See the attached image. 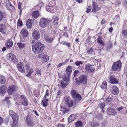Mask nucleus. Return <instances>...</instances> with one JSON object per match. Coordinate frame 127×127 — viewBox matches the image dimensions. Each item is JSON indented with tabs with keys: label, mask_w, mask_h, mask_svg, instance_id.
I'll list each match as a JSON object with an SVG mask.
<instances>
[{
	"label": "nucleus",
	"mask_w": 127,
	"mask_h": 127,
	"mask_svg": "<svg viewBox=\"0 0 127 127\" xmlns=\"http://www.w3.org/2000/svg\"><path fill=\"white\" fill-rule=\"evenodd\" d=\"M5 82V79L4 76L0 75V82L2 84H4Z\"/></svg>",
	"instance_id": "72a5a7b5"
},
{
	"label": "nucleus",
	"mask_w": 127,
	"mask_h": 127,
	"mask_svg": "<svg viewBox=\"0 0 127 127\" xmlns=\"http://www.w3.org/2000/svg\"><path fill=\"white\" fill-rule=\"evenodd\" d=\"M6 91V87L3 86L0 87V93L1 94L5 93Z\"/></svg>",
	"instance_id": "2f4dec72"
},
{
	"label": "nucleus",
	"mask_w": 127,
	"mask_h": 127,
	"mask_svg": "<svg viewBox=\"0 0 127 127\" xmlns=\"http://www.w3.org/2000/svg\"><path fill=\"white\" fill-rule=\"evenodd\" d=\"M75 64H76L77 66H79L80 65L82 64V62L79 61H77L75 62Z\"/></svg>",
	"instance_id": "a18cd8bd"
},
{
	"label": "nucleus",
	"mask_w": 127,
	"mask_h": 127,
	"mask_svg": "<svg viewBox=\"0 0 127 127\" xmlns=\"http://www.w3.org/2000/svg\"><path fill=\"white\" fill-rule=\"evenodd\" d=\"M59 18L57 17H56L55 18L53 19V21L54 22V25H57L58 24V22Z\"/></svg>",
	"instance_id": "58836bf2"
},
{
	"label": "nucleus",
	"mask_w": 127,
	"mask_h": 127,
	"mask_svg": "<svg viewBox=\"0 0 127 127\" xmlns=\"http://www.w3.org/2000/svg\"><path fill=\"white\" fill-rule=\"evenodd\" d=\"M22 104L24 106L27 105L28 104V102L27 99H25L21 101Z\"/></svg>",
	"instance_id": "79ce46f5"
},
{
	"label": "nucleus",
	"mask_w": 127,
	"mask_h": 127,
	"mask_svg": "<svg viewBox=\"0 0 127 127\" xmlns=\"http://www.w3.org/2000/svg\"><path fill=\"white\" fill-rule=\"evenodd\" d=\"M27 77H28L30 76L33 72V69L31 68L28 70H27Z\"/></svg>",
	"instance_id": "ea45409f"
},
{
	"label": "nucleus",
	"mask_w": 127,
	"mask_h": 127,
	"mask_svg": "<svg viewBox=\"0 0 127 127\" xmlns=\"http://www.w3.org/2000/svg\"><path fill=\"white\" fill-rule=\"evenodd\" d=\"M112 100V99L111 97H106L105 101L107 103H109L111 102Z\"/></svg>",
	"instance_id": "a19ab883"
},
{
	"label": "nucleus",
	"mask_w": 127,
	"mask_h": 127,
	"mask_svg": "<svg viewBox=\"0 0 127 127\" xmlns=\"http://www.w3.org/2000/svg\"><path fill=\"white\" fill-rule=\"evenodd\" d=\"M5 3L6 6L11 10L14 11L15 10V8L11 4L9 0H6Z\"/></svg>",
	"instance_id": "f3484780"
},
{
	"label": "nucleus",
	"mask_w": 127,
	"mask_h": 127,
	"mask_svg": "<svg viewBox=\"0 0 127 127\" xmlns=\"http://www.w3.org/2000/svg\"><path fill=\"white\" fill-rule=\"evenodd\" d=\"M124 108H126L125 107L121 106L118 108H117V109L118 111H120L122 110Z\"/></svg>",
	"instance_id": "864d4df0"
},
{
	"label": "nucleus",
	"mask_w": 127,
	"mask_h": 127,
	"mask_svg": "<svg viewBox=\"0 0 127 127\" xmlns=\"http://www.w3.org/2000/svg\"><path fill=\"white\" fill-rule=\"evenodd\" d=\"M55 4V3L54 2L53 3V1L50 2L46 6V10L50 12L53 13V12H52V10L54 9V7Z\"/></svg>",
	"instance_id": "9d476101"
},
{
	"label": "nucleus",
	"mask_w": 127,
	"mask_h": 127,
	"mask_svg": "<svg viewBox=\"0 0 127 127\" xmlns=\"http://www.w3.org/2000/svg\"><path fill=\"white\" fill-rule=\"evenodd\" d=\"M35 93H36V97H38V95H39L40 94L39 92L37 90L36 91H35L34 92V94H35V95H36Z\"/></svg>",
	"instance_id": "052dcab7"
},
{
	"label": "nucleus",
	"mask_w": 127,
	"mask_h": 127,
	"mask_svg": "<svg viewBox=\"0 0 127 127\" xmlns=\"http://www.w3.org/2000/svg\"><path fill=\"white\" fill-rule=\"evenodd\" d=\"M18 70L20 72L25 73V70L24 68L23 64L22 62H20L18 63L17 65Z\"/></svg>",
	"instance_id": "f8f14e48"
},
{
	"label": "nucleus",
	"mask_w": 127,
	"mask_h": 127,
	"mask_svg": "<svg viewBox=\"0 0 127 127\" xmlns=\"http://www.w3.org/2000/svg\"><path fill=\"white\" fill-rule=\"evenodd\" d=\"M15 90V87L14 86H10L8 88L7 92L10 95H11L13 93Z\"/></svg>",
	"instance_id": "aec40b11"
},
{
	"label": "nucleus",
	"mask_w": 127,
	"mask_h": 127,
	"mask_svg": "<svg viewBox=\"0 0 127 127\" xmlns=\"http://www.w3.org/2000/svg\"><path fill=\"white\" fill-rule=\"evenodd\" d=\"M32 49L33 51L35 54H37L42 52L44 48V45L38 41L32 42Z\"/></svg>",
	"instance_id": "f257e3e1"
},
{
	"label": "nucleus",
	"mask_w": 127,
	"mask_h": 127,
	"mask_svg": "<svg viewBox=\"0 0 127 127\" xmlns=\"http://www.w3.org/2000/svg\"><path fill=\"white\" fill-rule=\"evenodd\" d=\"M85 67L86 71L89 73L93 72L95 69V68L89 63L86 64Z\"/></svg>",
	"instance_id": "1a4fd4ad"
},
{
	"label": "nucleus",
	"mask_w": 127,
	"mask_h": 127,
	"mask_svg": "<svg viewBox=\"0 0 127 127\" xmlns=\"http://www.w3.org/2000/svg\"><path fill=\"white\" fill-rule=\"evenodd\" d=\"M64 125L59 124L58 125V127H64Z\"/></svg>",
	"instance_id": "0e129e2a"
},
{
	"label": "nucleus",
	"mask_w": 127,
	"mask_h": 127,
	"mask_svg": "<svg viewBox=\"0 0 127 127\" xmlns=\"http://www.w3.org/2000/svg\"><path fill=\"white\" fill-rule=\"evenodd\" d=\"M44 39L47 41L49 42H51L54 39L53 37H51L50 36L45 35Z\"/></svg>",
	"instance_id": "c85d7f7f"
},
{
	"label": "nucleus",
	"mask_w": 127,
	"mask_h": 127,
	"mask_svg": "<svg viewBox=\"0 0 127 127\" xmlns=\"http://www.w3.org/2000/svg\"><path fill=\"white\" fill-rule=\"evenodd\" d=\"M25 99H27L25 95H22L20 96V100L21 101Z\"/></svg>",
	"instance_id": "8fccbe9b"
},
{
	"label": "nucleus",
	"mask_w": 127,
	"mask_h": 127,
	"mask_svg": "<svg viewBox=\"0 0 127 127\" xmlns=\"http://www.w3.org/2000/svg\"><path fill=\"white\" fill-rule=\"evenodd\" d=\"M21 4L20 3L18 5V8L19 10H20V11H21V10H22V9L21 8Z\"/></svg>",
	"instance_id": "e2e57ef3"
},
{
	"label": "nucleus",
	"mask_w": 127,
	"mask_h": 127,
	"mask_svg": "<svg viewBox=\"0 0 127 127\" xmlns=\"http://www.w3.org/2000/svg\"><path fill=\"white\" fill-rule=\"evenodd\" d=\"M69 80V79L68 77H64L63 79V80L64 81H66V82H67Z\"/></svg>",
	"instance_id": "4d7b16f0"
},
{
	"label": "nucleus",
	"mask_w": 127,
	"mask_h": 127,
	"mask_svg": "<svg viewBox=\"0 0 127 127\" xmlns=\"http://www.w3.org/2000/svg\"><path fill=\"white\" fill-rule=\"evenodd\" d=\"M98 124L96 123H94L93 125V126L94 127H95L98 126Z\"/></svg>",
	"instance_id": "680f3d73"
},
{
	"label": "nucleus",
	"mask_w": 127,
	"mask_h": 127,
	"mask_svg": "<svg viewBox=\"0 0 127 127\" xmlns=\"http://www.w3.org/2000/svg\"><path fill=\"white\" fill-rule=\"evenodd\" d=\"M33 113H34V114H35L37 116H39L37 112L36 111H33Z\"/></svg>",
	"instance_id": "338daca9"
},
{
	"label": "nucleus",
	"mask_w": 127,
	"mask_h": 127,
	"mask_svg": "<svg viewBox=\"0 0 127 127\" xmlns=\"http://www.w3.org/2000/svg\"><path fill=\"white\" fill-rule=\"evenodd\" d=\"M61 86L62 88H65L67 85V82L65 81H62L61 82Z\"/></svg>",
	"instance_id": "c9c22d12"
},
{
	"label": "nucleus",
	"mask_w": 127,
	"mask_h": 127,
	"mask_svg": "<svg viewBox=\"0 0 127 127\" xmlns=\"http://www.w3.org/2000/svg\"><path fill=\"white\" fill-rule=\"evenodd\" d=\"M72 70V67L71 66H68L66 70V74L68 75H69L71 74Z\"/></svg>",
	"instance_id": "bb28decb"
},
{
	"label": "nucleus",
	"mask_w": 127,
	"mask_h": 127,
	"mask_svg": "<svg viewBox=\"0 0 127 127\" xmlns=\"http://www.w3.org/2000/svg\"><path fill=\"white\" fill-rule=\"evenodd\" d=\"M111 91L112 93L115 95L118 94L119 91L117 87L116 86H113L111 88Z\"/></svg>",
	"instance_id": "dca6fc26"
},
{
	"label": "nucleus",
	"mask_w": 127,
	"mask_h": 127,
	"mask_svg": "<svg viewBox=\"0 0 127 127\" xmlns=\"http://www.w3.org/2000/svg\"><path fill=\"white\" fill-rule=\"evenodd\" d=\"M76 118V115L75 114H71L68 118V122L70 123L72 122L75 120Z\"/></svg>",
	"instance_id": "412c9836"
},
{
	"label": "nucleus",
	"mask_w": 127,
	"mask_h": 127,
	"mask_svg": "<svg viewBox=\"0 0 127 127\" xmlns=\"http://www.w3.org/2000/svg\"><path fill=\"white\" fill-rule=\"evenodd\" d=\"M13 45V43L12 40H8L6 44V46L7 48L9 49Z\"/></svg>",
	"instance_id": "c756f323"
},
{
	"label": "nucleus",
	"mask_w": 127,
	"mask_h": 127,
	"mask_svg": "<svg viewBox=\"0 0 127 127\" xmlns=\"http://www.w3.org/2000/svg\"><path fill=\"white\" fill-rule=\"evenodd\" d=\"M79 73V72L78 70H76L74 72V77L76 76V75Z\"/></svg>",
	"instance_id": "13d9d810"
},
{
	"label": "nucleus",
	"mask_w": 127,
	"mask_h": 127,
	"mask_svg": "<svg viewBox=\"0 0 127 127\" xmlns=\"http://www.w3.org/2000/svg\"><path fill=\"white\" fill-rule=\"evenodd\" d=\"M63 44L64 45L67 46L68 47H70V44L67 42H64L63 43Z\"/></svg>",
	"instance_id": "603ef678"
},
{
	"label": "nucleus",
	"mask_w": 127,
	"mask_h": 127,
	"mask_svg": "<svg viewBox=\"0 0 127 127\" xmlns=\"http://www.w3.org/2000/svg\"><path fill=\"white\" fill-rule=\"evenodd\" d=\"M26 121L28 124L30 121H31L33 119L31 118L30 116L28 115L26 117Z\"/></svg>",
	"instance_id": "c03bdc74"
},
{
	"label": "nucleus",
	"mask_w": 127,
	"mask_h": 127,
	"mask_svg": "<svg viewBox=\"0 0 127 127\" xmlns=\"http://www.w3.org/2000/svg\"><path fill=\"white\" fill-rule=\"evenodd\" d=\"M32 15L34 18L36 19L40 16L39 11L37 10L33 11L32 13Z\"/></svg>",
	"instance_id": "4be33fe9"
},
{
	"label": "nucleus",
	"mask_w": 127,
	"mask_h": 127,
	"mask_svg": "<svg viewBox=\"0 0 127 127\" xmlns=\"http://www.w3.org/2000/svg\"><path fill=\"white\" fill-rule=\"evenodd\" d=\"M105 20L104 19L102 20L101 22V24L102 25L103 24L105 23Z\"/></svg>",
	"instance_id": "774afa93"
},
{
	"label": "nucleus",
	"mask_w": 127,
	"mask_h": 127,
	"mask_svg": "<svg viewBox=\"0 0 127 127\" xmlns=\"http://www.w3.org/2000/svg\"><path fill=\"white\" fill-rule=\"evenodd\" d=\"M75 127H82L83 123L80 121H78L74 124Z\"/></svg>",
	"instance_id": "7c9ffc66"
},
{
	"label": "nucleus",
	"mask_w": 127,
	"mask_h": 127,
	"mask_svg": "<svg viewBox=\"0 0 127 127\" xmlns=\"http://www.w3.org/2000/svg\"><path fill=\"white\" fill-rule=\"evenodd\" d=\"M113 72L110 73L109 74V82L112 84H118V81L116 79Z\"/></svg>",
	"instance_id": "0eeeda50"
},
{
	"label": "nucleus",
	"mask_w": 127,
	"mask_h": 127,
	"mask_svg": "<svg viewBox=\"0 0 127 127\" xmlns=\"http://www.w3.org/2000/svg\"><path fill=\"white\" fill-rule=\"evenodd\" d=\"M70 94L73 99L76 102L80 101L82 98V97L76 90H72L70 92Z\"/></svg>",
	"instance_id": "20e7f679"
},
{
	"label": "nucleus",
	"mask_w": 127,
	"mask_h": 127,
	"mask_svg": "<svg viewBox=\"0 0 127 127\" xmlns=\"http://www.w3.org/2000/svg\"><path fill=\"white\" fill-rule=\"evenodd\" d=\"M60 110L63 114H64L66 113L67 112L68 110V107L66 105H65L64 107H60Z\"/></svg>",
	"instance_id": "a211bd4d"
},
{
	"label": "nucleus",
	"mask_w": 127,
	"mask_h": 127,
	"mask_svg": "<svg viewBox=\"0 0 127 127\" xmlns=\"http://www.w3.org/2000/svg\"><path fill=\"white\" fill-rule=\"evenodd\" d=\"M117 113V112L115 109L109 108L107 110V114L109 115H112L115 116Z\"/></svg>",
	"instance_id": "2eb2a0df"
},
{
	"label": "nucleus",
	"mask_w": 127,
	"mask_h": 127,
	"mask_svg": "<svg viewBox=\"0 0 127 127\" xmlns=\"http://www.w3.org/2000/svg\"><path fill=\"white\" fill-rule=\"evenodd\" d=\"M91 6H89L86 12L87 13L91 11Z\"/></svg>",
	"instance_id": "6e6d98bb"
},
{
	"label": "nucleus",
	"mask_w": 127,
	"mask_h": 127,
	"mask_svg": "<svg viewBox=\"0 0 127 127\" xmlns=\"http://www.w3.org/2000/svg\"><path fill=\"white\" fill-rule=\"evenodd\" d=\"M97 40V42L99 43L100 45L102 46L104 45V43L102 41V37L101 36H99L98 37Z\"/></svg>",
	"instance_id": "cd10ccee"
},
{
	"label": "nucleus",
	"mask_w": 127,
	"mask_h": 127,
	"mask_svg": "<svg viewBox=\"0 0 127 127\" xmlns=\"http://www.w3.org/2000/svg\"><path fill=\"white\" fill-rule=\"evenodd\" d=\"M32 20L31 19H29L26 23V25L28 28L31 29L32 26Z\"/></svg>",
	"instance_id": "5701e85b"
},
{
	"label": "nucleus",
	"mask_w": 127,
	"mask_h": 127,
	"mask_svg": "<svg viewBox=\"0 0 127 127\" xmlns=\"http://www.w3.org/2000/svg\"><path fill=\"white\" fill-rule=\"evenodd\" d=\"M28 124L29 126H33L34 125V123L33 122V119L31 120V121Z\"/></svg>",
	"instance_id": "09e8293b"
},
{
	"label": "nucleus",
	"mask_w": 127,
	"mask_h": 127,
	"mask_svg": "<svg viewBox=\"0 0 127 127\" xmlns=\"http://www.w3.org/2000/svg\"><path fill=\"white\" fill-rule=\"evenodd\" d=\"M99 106L101 109H103L105 106V103L103 102H102L99 104Z\"/></svg>",
	"instance_id": "37998d69"
},
{
	"label": "nucleus",
	"mask_w": 127,
	"mask_h": 127,
	"mask_svg": "<svg viewBox=\"0 0 127 127\" xmlns=\"http://www.w3.org/2000/svg\"><path fill=\"white\" fill-rule=\"evenodd\" d=\"M21 33L22 35V36L24 38H26L28 35V33L27 31L25 29L22 30Z\"/></svg>",
	"instance_id": "393cba45"
},
{
	"label": "nucleus",
	"mask_w": 127,
	"mask_h": 127,
	"mask_svg": "<svg viewBox=\"0 0 127 127\" xmlns=\"http://www.w3.org/2000/svg\"><path fill=\"white\" fill-rule=\"evenodd\" d=\"M87 53H88L89 55L92 56H93L95 55V54L94 52L93 51V49L91 48L87 52Z\"/></svg>",
	"instance_id": "f704fd0d"
},
{
	"label": "nucleus",
	"mask_w": 127,
	"mask_h": 127,
	"mask_svg": "<svg viewBox=\"0 0 127 127\" xmlns=\"http://www.w3.org/2000/svg\"><path fill=\"white\" fill-rule=\"evenodd\" d=\"M66 104L65 105H67L68 107H71L73 104V101L71 99H68L66 100Z\"/></svg>",
	"instance_id": "b1692460"
},
{
	"label": "nucleus",
	"mask_w": 127,
	"mask_h": 127,
	"mask_svg": "<svg viewBox=\"0 0 127 127\" xmlns=\"http://www.w3.org/2000/svg\"><path fill=\"white\" fill-rule=\"evenodd\" d=\"M48 101V98L44 99L43 98V100L42 101V103L44 107H45L47 106Z\"/></svg>",
	"instance_id": "473e14b6"
},
{
	"label": "nucleus",
	"mask_w": 127,
	"mask_h": 127,
	"mask_svg": "<svg viewBox=\"0 0 127 127\" xmlns=\"http://www.w3.org/2000/svg\"><path fill=\"white\" fill-rule=\"evenodd\" d=\"M7 58L9 60L12 61L15 63L17 62V60L15 56L12 53L8 54L7 55Z\"/></svg>",
	"instance_id": "9b49d317"
},
{
	"label": "nucleus",
	"mask_w": 127,
	"mask_h": 127,
	"mask_svg": "<svg viewBox=\"0 0 127 127\" xmlns=\"http://www.w3.org/2000/svg\"><path fill=\"white\" fill-rule=\"evenodd\" d=\"M30 65L29 64H27L25 65L26 70H28L30 69Z\"/></svg>",
	"instance_id": "5fc2aeb1"
},
{
	"label": "nucleus",
	"mask_w": 127,
	"mask_h": 127,
	"mask_svg": "<svg viewBox=\"0 0 127 127\" xmlns=\"http://www.w3.org/2000/svg\"><path fill=\"white\" fill-rule=\"evenodd\" d=\"M3 118L0 117V125L3 123L4 121L3 120Z\"/></svg>",
	"instance_id": "bf43d9fd"
},
{
	"label": "nucleus",
	"mask_w": 127,
	"mask_h": 127,
	"mask_svg": "<svg viewBox=\"0 0 127 127\" xmlns=\"http://www.w3.org/2000/svg\"><path fill=\"white\" fill-rule=\"evenodd\" d=\"M3 14L1 11H0V21H1L3 17Z\"/></svg>",
	"instance_id": "3c124183"
},
{
	"label": "nucleus",
	"mask_w": 127,
	"mask_h": 127,
	"mask_svg": "<svg viewBox=\"0 0 127 127\" xmlns=\"http://www.w3.org/2000/svg\"><path fill=\"white\" fill-rule=\"evenodd\" d=\"M93 8L92 10V12L96 11L98 10L99 9L98 7L97 4L95 2H93Z\"/></svg>",
	"instance_id": "6ab92c4d"
},
{
	"label": "nucleus",
	"mask_w": 127,
	"mask_h": 127,
	"mask_svg": "<svg viewBox=\"0 0 127 127\" xmlns=\"http://www.w3.org/2000/svg\"><path fill=\"white\" fill-rule=\"evenodd\" d=\"M9 98L7 97L6 98L4 99L2 101V102L4 104H5L7 103L8 105L10 104V102L9 100Z\"/></svg>",
	"instance_id": "e433bc0d"
},
{
	"label": "nucleus",
	"mask_w": 127,
	"mask_h": 127,
	"mask_svg": "<svg viewBox=\"0 0 127 127\" xmlns=\"http://www.w3.org/2000/svg\"><path fill=\"white\" fill-rule=\"evenodd\" d=\"M121 62L120 61L115 63L113 64L112 67V69L114 71H119L121 68Z\"/></svg>",
	"instance_id": "423d86ee"
},
{
	"label": "nucleus",
	"mask_w": 127,
	"mask_h": 127,
	"mask_svg": "<svg viewBox=\"0 0 127 127\" xmlns=\"http://www.w3.org/2000/svg\"><path fill=\"white\" fill-rule=\"evenodd\" d=\"M9 113V115L13 119V123L11 124V125L13 127H15L18 122V116L12 110H10Z\"/></svg>",
	"instance_id": "f03ea898"
},
{
	"label": "nucleus",
	"mask_w": 127,
	"mask_h": 127,
	"mask_svg": "<svg viewBox=\"0 0 127 127\" xmlns=\"http://www.w3.org/2000/svg\"><path fill=\"white\" fill-rule=\"evenodd\" d=\"M0 31L3 34H7L9 32V31L7 30L6 26L2 24H0Z\"/></svg>",
	"instance_id": "ddd939ff"
},
{
	"label": "nucleus",
	"mask_w": 127,
	"mask_h": 127,
	"mask_svg": "<svg viewBox=\"0 0 127 127\" xmlns=\"http://www.w3.org/2000/svg\"><path fill=\"white\" fill-rule=\"evenodd\" d=\"M122 35L125 37L127 36V30H123L122 31Z\"/></svg>",
	"instance_id": "de8ad7c7"
},
{
	"label": "nucleus",
	"mask_w": 127,
	"mask_h": 127,
	"mask_svg": "<svg viewBox=\"0 0 127 127\" xmlns=\"http://www.w3.org/2000/svg\"><path fill=\"white\" fill-rule=\"evenodd\" d=\"M87 77L86 75H81L79 76V80L76 78L75 80V82L77 85L85 84L87 83Z\"/></svg>",
	"instance_id": "7ed1b4c3"
},
{
	"label": "nucleus",
	"mask_w": 127,
	"mask_h": 127,
	"mask_svg": "<svg viewBox=\"0 0 127 127\" xmlns=\"http://www.w3.org/2000/svg\"><path fill=\"white\" fill-rule=\"evenodd\" d=\"M50 20L44 18L40 19L39 22V26L43 28H44L47 27L50 23Z\"/></svg>",
	"instance_id": "39448f33"
},
{
	"label": "nucleus",
	"mask_w": 127,
	"mask_h": 127,
	"mask_svg": "<svg viewBox=\"0 0 127 127\" xmlns=\"http://www.w3.org/2000/svg\"><path fill=\"white\" fill-rule=\"evenodd\" d=\"M32 36L33 38L35 40L38 39L40 36L39 32L36 30H34L33 31Z\"/></svg>",
	"instance_id": "4468645a"
},
{
	"label": "nucleus",
	"mask_w": 127,
	"mask_h": 127,
	"mask_svg": "<svg viewBox=\"0 0 127 127\" xmlns=\"http://www.w3.org/2000/svg\"><path fill=\"white\" fill-rule=\"evenodd\" d=\"M113 30V28L112 27H111L109 28V31L110 32H112V31Z\"/></svg>",
	"instance_id": "69168bd1"
},
{
	"label": "nucleus",
	"mask_w": 127,
	"mask_h": 127,
	"mask_svg": "<svg viewBox=\"0 0 127 127\" xmlns=\"http://www.w3.org/2000/svg\"><path fill=\"white\" fill-rule=\"evenodd\" d=\"M38 57L42 59L41 62L45 63L48 61L49 60V56L43 53H41L38 55Z\"/></svg>",
	"instance_id": "6e6552de"
},
{
	"label": "nucleus",
	"mask_w": 127,
	"mask_h": 127,
	"mask_svg": "<svg viewBox=\"0 0 127 127\" xmlns=\"http://www.w3.org/2000/svg\"><path fill=\"white\" fill-rule=\"evenodd\" d=\"M17 45L19 49L21 50L23 48L25 49L26 47V44L21 42L18 43Z\"/></svg>",
	"instance_id": "a878e982"
},
{
	"label": "nucleus",
	"mask_w": 127,
	"mask_h": 127,
	"mask_svg": "<svg viewBox=\"0 0 127 127\" xmlns=\"http://www.w3.org/2000/svg\"><path fill=\"white\" fill-rule=\"evenodd\" d=\"M107 84L106 81L103 82L102 83L101 87L102 89H106L107 88Z\"/></svg>",
	"instance_id": "4c0bfd02"
},
{
	"label": "nucleus",
	"mask_w": 127,
	"mask_h": 127,
	"mask_svg": "<svg viewBox=\"0 0 127 127\" xmlns=\"http://www.w3.org/2000/svg\"><path fill=\"white\" fill-rule=\"evenodd\" d=\"M47 97H49V93L48 90L47 89L46 91V93L44 97V98H47Z\"/></svg>",
	"instance_id": "49530a36"
}]
</instances>
